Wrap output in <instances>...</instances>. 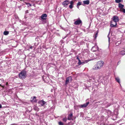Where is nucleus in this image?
Wrapping results in <instances>:
<instances>
[{
    "label": "nucleus",
    "instance_id": "4c0bfd02",
    "mask_svg": "<svg viewBox=\"0 0 125 125\" xmlns=\"http://www.w3.org/2000/svg\"><path fill=\"white\" fill-rule=\"evenodd\" d=\"M74 108H75V109H76V108H75V106H74Z\"/></svg>",
    "mask_w": 125,
    "mask_h": 125
},
{
    "label": "nucleus",
    "instance_id": "423d86ee",
    "mask_svg": "<svg viewBox=\"0 0 125 125\" xmlns=\"http://www.w3.org/2000/svg\"><path fill=\"white\" fill-rule=\"evenodd\" d=\"M47 15L46 14H42L41 16V20L43 21V20H45L46 19V18L47 17Z\"/></svg>",
    "mask_w": 125,
    "mask_h": 125
},
{
    "label": "nucleus",
    "instance_id": "c85d7f7f",
    "mask_svg": "<svg viewBox=\"0 0 125 125\" xmlns=\"http://www.w3.org/2000/svg\"><path fill=\"white\" fill-rule=\"evenodd\" d=\"M30 49H32V46H31L30 47Z\"/></svg>",
    "mask_w": 125,
    "mask_h": 125
},
{
    "label": "nucleus",
    "instance_id": "f03ea898",
    "mask_svg": "<svg viewBox=\"0 0 125 125\" xmlns=\"http://www.w3.org/2000/svg\"><path fill=\"white\" fill-rule=\"evenodd\" d=\"M26 76V72L25 71H22L19 74V77L20 78H25Z\"/></svg>",
    "mask_w": 125,
    "mask_h": 125
},
{
    "label": "nucleus",
    "instance_id": "a211bd4d",
    "mask_svg": "<svg viewBox=\"0 0 125 125\" xmlns=\"http://www.w3.org/2000/svg\"><path fill=\"white\" fill-rule=\"evenodd\" d=\"M83 63H84L83 62H82L79 59V62H78V64L79 65H80Z\"/></svg>",
    "mask_w": 125,
    "mask_h": 125
},
{
    "label": "nucleus",
    "instance_id": "f3484780",
    "mask_svg": "<svg viewBox=\"0 0 125 125\" xmlns=\"http://www.w3.org/2000/svg\"><path fill=\"white\" fill-rule=\"evenodd\" d=\"M9 33V32L8 31H5L4 32V35H7Z\"/></svg>",
    "mask_w": 125,
    "mask_h": 125
},
{
    "label": "nucleus",
    "instance_id": "7ed1b4c3",
    "mask_svg": "<svg viewBox=\"0 0 125 125\" xmlns=\"http://www.w3.org/2000/svg\"><path fill=\"white\" fill-rule=\"evenodd\" d=\"M119 21V19L118 17L116 16H114L113 18V22L114 23V25H117V22H118ZM113 24H112V25L113 26Z\"/></svg>",
    "mask_w": 125,
    "mask_h": 125
},
{
    "label": "nucleus",
    "instance_id": "2f4dec72",
    "mask_svg": "<svg viewBox=\"0 0 125 125\" xmlns=\"http://www.w3.org/2000/svg\"><path fill=\"white\" fill-rule=\"evenodd\" d=\"M97 34H98V33H96V36H97Z\"/></svg>",
    "mask_w": 125,
    "mask_h": 125
},
{
    "label": "nucleus",
    "instance_id": "5701e85b",
    "mask_svg": "<svg viewBox=\"0 0 125 125\" xmlns=\"http://www.w3.org/2000/svg\"><path fill=\"white\" fill-rule=\"evenodd\" d=\"M63 120L65 122H66L67 121V119L66 118H63Z\"/></svg>",
    "mask_w": 125,
    "mask_h": 125
},
{
    "label": "nucleus",
    "instance_id": "473e14b6",
    "mask_svg": "<svg viewBox=\"0 0 125 125\" xmlns=\"http://www.w3.org/2000/svg\"><path fill=\"white\" fill-rule=\"evenodd\" d=\"M8 84V83L7 82L6 83V85H7Z\"/></svg>",
    "mask_w": 125,
    "mask_h": 125
},
{
    "label": "nucleus",
    "instance_id": "ddd939ff",
    "mask_svg": "<svg viewBox=\"0 0 125 125\" xmlns=\"http://www.w3.org/2000/svg\"><path fill=\"white\" fill-rule=\"evenodd\" d=\"M118 7L120 8V9H121L123 8L124 5L120 3H119L118 4Z\"/></svg>",
    "mask_w": 125,
    "mask_h": 125
},
{
    "label": "nucleus",
    "instance_id": "20e7f679",
    "mask_svg": "<svg viewBox=\"0 0 125 125\" xmlns=\"http://www.w3.org/2000/svg\"><path fill=\"white\" fill-rule=\"evenodd\" d=\"M89 104V102H88L84 104H83L80 105H78L77 106V107L81 108H85L87 107Z\"/></svg>",
    "mask_w": 125,
    "mask_h": 125
},
{
    "label": "nucleus",
    "instance_id": "4468645a",
    "mask_svg": "<svg viewBox=\"0 0 125 125\" xmlns=\"http://www.w3.org/2000/svg\"><path fill=\"white\" fill-rule=\"evenodd\" d=\"M113 21H112L111 22V27H114L116 25H113V26L112 25V24H113V25H114V23L113 22Z\"/></svg>",
    "mask_w": 125,
    "mask_h": 125
},
{
    "label": "nucleus",
    "instance_id": "c756f323",
    "mask_svg": "<svg viewBox=\"0 0 125 125\" xmlns=\"http://www.w3.org/2000/svg\"><path fill=\"white\" fill-rule=\"evenodd\" d=\"M33 6H34V7H35V4H33Z\"/></svg>",
    "mask_w": 125,
    "mask_h": 125
},
{
    "label": "nucleus",
    "instance_id": "4be33fe9",
    "mask_svg": "<svg viewBox=\"0 0 125 125\" xmlns=\"http://www.w3.org/2000/svg\"><path fill=\"white\" fill-rule=\"evenodd\" d=\"M58 123L59 125H63V124L61 122H59Z\"/></svg>",
    "mask_w": 125,
    "mask_h": 125
},
{
    "label": "nucleus",
    "instance_id": "e433bc0d",
    "mask_svg": "<svg viewBox=\"0 0 125 125\" xmlns=\"http://www.w3.org/2000/svg\"><path fill=\"white\" fill-rule=\"evenodd\" d=\"M1 86V84H0V86Z\"/></svg>",
    "mask_w": 125,
    "mask_h": 125
},
{
    "label": "nucleus",
    "instance_id": "a878e982",
    "mask_svg": "<svg viewBox=\"0 0 125 125\" xmlns=\"http://www.w3.org/2000/svg\"><path fill=\"white\" fill-rule=\"evenodd\" d=\"M73 1H71L70 2V4L73 5Z\"/></svg>",
    "mask_w": 125,
    "mask_h": 125
},
{
    "label": "nucleus",
    "instance_id": "f8f14e48",
    "mask_svg": "<svg viewBox=\"0 0 125 125\" xmlns=\"http://www.w3.org/2000/svg\"><path fill=\"white\" fill-rule=\"evenodd\" d=\"M83 3L84 4L88 5L89 4V0H87L84 1H83Z\"/></svg>",
    "mask_w": 125,
    "mask_h": 125
},
{
    "label": "nucleus",
    "instance_id": "7c9ffc66",
    "mask_svg": "<svg viewBox=\"0 0 125 125\" xmlns=\"http://www.w3.org/2000/svg\"><path fill=\"white\" fill-rule=\"evenodd\" d=\"M108 39H109V42L110 41V38L109 37H108Z\"/></svg>",
    "mask_w": 125,
    "mask_h": 125
},
{
    "label": "nucleus",
    "instance_id": "0eeeda50",
    "mask_svg": "<svg viewBox=\"0 0 125 125\" xmlns=\"http://www.w3.org/2000/svg\"><path fill=\"white\" fill-rule=\"evenodd\" d=\"M70 2L68 0H66L64 1L62 3V5L65 7Z\"/></svg>",
    "mask_w": 125,
    "mask_h": 125
},
{
    "label": "nucleus",
    "instance_id": "393cba45",
    "mask_svg": "<svg viewBox=\"0 0 125 125\" xmlns=\"http://www.w3.org/2000/svg\"><path fill=\"white\" fill-rule=\"evenodd\" d=\"M69 7L70 9H72L73 7V5L70 4L69 6Z\"/></svg>",
    "mask_w": 125,
    "mask_h": 125
},
{
    "label": "nucleus",
    "instance_id": "9d476101",
    "mask_svg": "<svg viewBox=\"0 0 125 125\" xmlns=\"http://www.w3.org/2000/svg\"><path fill=\"white\" fill-rule=\"evenodd\" d=\"M73 116V114L72 113L69 115H68V119L69 120H73V119L72 118Z\"/></svg>",
    "mask_w": 125,
    "mask_h": 125
},
{
    "label": "nucleus",
    "instance_id": "6ab92c4d",
    "mask_svg": "<svg viewBox=\"0 0 125 125\" xmlns=\"http://www.w3.org/2000/svg\"><path fill=\"white\" fill-rule=\"evenodd\" d=\"M116 80L118 83L120 82V79L118 78H115Z\"/></svg>",
    "mask_w": 125,
    "mask_h": 125
},
{
    "label": "nucleus",
    "instance_id": "72a5a7b5",
    "mask_svg": "<svg viewBox=\"0 0 125 125\" xmlns=\"http://www.w3.org/2000/svg\"><path fill=\"white\" fill-rule=\"evenodd\" d=\"M77 59H78L79 60V59L78 57H77Z\"/></svg>",
    "mask_w": 125,
    "mask_h": 125
},
{
    "label": "nucleus",
    "instance_id": "1a4fd4ad",
    "mask_svg": "<svg viewBox=\"0 0 125 125\" xmlns=\"http://www.w3.org/2000/svg\"><path fill=\"white\" fill-rule=\"evenodd\" d=\"M82 23L81 21L79 20L76 21L74 22V24L75 25H79Z\"/></svg>",
    "mask_w": 125,
    "mask_h": 125
},
{
    "label": "nucleus",
    "instance_id": "f257e3e1",
    "mask_svg": "<svg viewBox=\"0 0 125 125\" xmlns=\"http://www.w3.org/2000/svg\"><path fill=\"white\" fill-rule=\"evenodd\" d=\"M104 62L103 61H100L97 62V64L94 66L93 69L94 70H97L100 69L104 65Z\"/></svg>",
    "mask_w": 125,
    "mask_h": 125
},
{
    "label": "nucleus",
    "instance_id": "f704fd0d",
    "mask_svg": "<svg viewBox=\"0 0 125 125\" xmlns=\"http://www.w3.org/2000/svg\"><path fill=\"white\" fill-rule=\"evenodd\" d=\"M77 7L78 8H79V7L78 6H77Z\"/></svg>",
    "mask_w": 125,
    "mask_h": 125
},
{
    "label": "nucleus",
    "instance_id": "9b49d317",
    "mask_svg": "<svg viewBox=\"0 0 125 125\" xmlns=\"http://www.w3.org/2000/svg\"><path fill=\"white\" fill-rule=\"evenodd\" d=\"M31 101L32 102H36V97L35 96L33 97H31Z\"/></svg>",
    "mask_w": 125,
    "mask_h": 125
},
{
    "label": "nucleus",
    "instance_id": "bb28decb",
    "mask_svg": "<svg viewBox=\"0 0 125 125\" xmlns=\"http://www.w3.org/2000/svg\"><path fill=\"white\" fill-rule=\"evenodd\" d=\"M95 47H92V51H93L94 52L95 51L94 50V48Z\"/></svg>",
    "mask_w": 125,
    "mask_h": 125
},
{
    "label": "nucleus",
    "instance_id": "412c9836",
    "mask_svg": "<svg viewBox=\"0 0 125 125\" xmlns=\"http://www.w3.org/2000/svg\"><path fill=\"white\" fill-rule=\"evenodd\" d=\"M121 1V0H115V2L117 3H118Z\"/></svg>",
    "mask_w": 125,
    "mask_h": 125
},
{
    "label": "nucleus",
    "instance_id": "2eb2a0df",
    "mask_svg": "<svg viewBox=\"0 0 125 125\" xmlns=\"http://www.w3.org/2000/svg\"><path fill=\"white\" fill-rule=\"evenodd\" d=\"M120 53V54L122 55H124L125 54V51H121Z\"/></svg>",
    "mask_w": 125,
    "mask_h": 125
},
{
    "label": "nucleus",
    "instance_id": "39448f33",
    "mask_svg": "<svg viewBox=\"0 0 125 125\" xmlns=\"http://www.w3.org/2000/svg\"><path fill=\"white\" fill-rule=\"evenodd\" d=\"M72 80V78L71 76H69L66 78V82L65 84H68Z\"/></svg>",
    "mask_w": 125,
    "mask_h": 125
},
{
    "label": "nucleus",
    "instance_id": "6e6552de",
    "mask_svg": "<svg viewBox=\"0 0 125 125\" xmlns=\"http://www.w3.org/2000/svg\"><path fill=\"white\" fill-rule=\"evenodd\" d=\"M39 104H40L41 106H43L46 103V102L42 100L38 102Z\"/></svg>",
    "mask_w": 125,
    "mask_h": 125
},
{
    "label": "nucleus",
    "instance_id": "dca6fc26",
    "mask_svg": "<svg viewBox=\"0 0 125 125\" xmlns=\"http://www.w3.org/2000/svg\"><path fill=\"white\" fill-rule=\"evenodd\" d=\"M120 11L123 12V13H125V9L124 8H123L120 9Z\"/></svg>",
    "mask_w": 125,
    "mask_h": 125
},
{
    "label": "nucleus",
    "instance_id": "cd10ccee",
    "mask_svg": "<svg viewBox=\"0 0 125 125\" xmlns=\"http://www.w3.org/2000/svg\"><path fill=\"white\" fill-rule=\"evenodd\" d=\"M2 107V106L0 104V108H1Z\"/></svg>",
    "mask_w": 125,
    "mask_h": 125
},
{
    "label": "nucleus",
    "instance_id": "c9c22d12",
    "mask_svg": "<svg viewBox=\"0 0 125 125\" xmlns=\"http://www.w3.org/2000/svg\"><path fill=\"white\" fill-rule=\"evenodd\" d=\"M95 46V47H97V46Z\"/></svg>",
    "mask_w": 125,
    "mask_h": 125
},
{
    "label": "nucleus",
    "instance_id": "aec40b11",
    "mask_svg": "<svg viewBox=\"0 0 125 125\" xmlns=\"http://www.w3.org/2000/svg\"><path fill=\"white\" fill-rule=\"evenodd\" d=\"M25 3L26 4H27L28 5V7H29L30 6H31V4H30V3Z\"/></svg>",
    "mask_w": 125,
    "mask_h": 125
},
{
    "label": "nucleus",
    "instance_id": "b1692460",
    "mask_svg": "<svg viewBox=\"0 0 125 125\" xmlns=\"http://www.w3.org/2000/svg\"><path fill=\"white\" fill-rule=\"evenodd\" d=\"M81 5V2H79L77 3V6L80 5Z\"/></svg>",
    "mask_w": 125,
    "mask_h": 125
}]
</instances>
